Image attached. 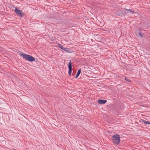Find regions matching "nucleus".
Masks as SVG:
<instances>
[{
  "label": "nucleus",
  "instance_id": "obj_8",
  "mask_svg": "<svg viewBox=\"0 0 150 150\" xmlns=\"http://www.w3.org/2000/svg\"><path fill=\"white\" fill-rule=\"evenodd\" d=\"M58 45L59 48H60L62 50H63L64 47L62 45L60 44H58Z\"/></svg>",
  "mask_w": 150,
  "mask_h": 150
},
{
  "label": "nucleus",
  "instance_id": "obj_9",
  "mask_svg": "<svg viewBox=\"0 0 150 150\" xmlns=\"http://www.w3.org/2000/svg\"><path fill=\"white\" fill-rule=\"evenodd\" d=\"M139 35L141 37H143L144 34L143 33H142L141 32H139Z\"/></svg>",
  "mask_w": 150,
  "mask_h": 150
},
{
  "label": "nucleus",
  "instance_id": "obj_1",
  "mask_svg": "<svg viewBox=\"0 0 150 150\" xmlns=\"http://www.w3.org/2000/svg\"><path fill=\"white\" fill-rule=\"evenodd\" d=\"M112 141L113 143L116 144L118 145L120 141V137L119 135L115 134L112 136Z\"/></svg>",
  "mask_w": 150,
  "mask_h": 150
},
{
  "label": "nucleus",
  "instance_id": "obj_3",
  "mask_svg": "<svg viewBox=\"0 0 150 150\" xmlns=\"http://www.w3.org/2000/svg\"><path fill=\"white\" fill-rule=\"evenodd\" d=\"M14 12L17 16H20L21 17H22L24 15V14L23 13L21 10H18L16 8H15Z\"/></svg>",
  "mask_w": 150,
  "mask_h": 150
},
{
  "label": "nucleus",
  "instance_id": "obj_7",
  "mask_svg": "<svg viewBox=\"0 0 150 150\" xmlns=\"http://www.w3.org/2000/svg\"><path fill=\"white\" fill-rule=\"evenodd\" d=\"M81 72V69H79L78 71L77 74L76 76V78H77L78 77V76L79 75V74H80Z\"/></svg>",
  "mask_w": 150,
  "mask_h": 150
},
{
  "label": "nucleus",
  "instance_id": "obj_10",
  "mask_svg": "<svg viewBox=\"0 0 150 150\" xmlns=\"http://www.w3.org/2000/svg\"><path fill=\"white\" fill-rule=\"evenodd\" d=\"M125 10L127 11H129L131 12H133V11L130 9H125Z\"/></svg>",
  "mask_w": 150,
  "mask_h": 150
},
{
  "label": "nucleus",
  "instance_id": "obj_6",
  "mask_svg": "<svg viewBox=\"0 0 150 150\" xmlns=\"http://www.w3.org/2000/svg\"><path fill=\"white\" fill-rule=\"evenodd\" d=\"M63 50L65 51L67 53H71V50L69 48H66L64 47Z\"/></svg>",
  "mask_w": 150,
  "mask_h": 150
},
{
  "label": "nucleus",
  "instance_id": "obj_12",
  "mask_svg": "<svg viewBox=\"0 0 150 150\" xmlns=\"http://www.w3.org/2000/svg\"><path fill=\"white\" fill-rule=\"evenodd\" d=\"M146 124H148V125H150V122H149V121H146Z\"/></svg>",
  "mask_w": 150,
  "mask_h": 150
},
{
  "label": "nucleus",
  "instance_id": "obj_2",
  "mask_svg": "<svg viewBox=\"0 0 150 150\" xmlns=\"http://www.w3.org/2000/svg\"><path fill=\"white\" fill-rule=\"evenodd\" d=\"M20 55L23 57L29 62H33L35 61V58L32 56L29 55L25 54H21Z\"/></svg>",
  "mask_w": 150,
  "mask_h": 150
},
{
  "label": "nucleus",
  "instance_id": "obj_11",
  "mask_svg": "<svg viewBox=\"0 0 150 150\" xmlns=\"http://www.w3.org/2000/svg\"><path fill=\"white\" fill-rule=\"evenodd\" d=\"M141 122L146 124V121L144 120H142L141 121Z\"/></svg>",
  "mask_w": 150,
  "mask_h": 150
},
{
  "label": "nucleus",
  "instance_id": "obj_4",
  "mask_svg": "<svg viewBox=\"0 0 150 150\" xmlns=\"http://www.w3.org/2000/svg\"><path fill=\"white\" fill-rule=\"evenodd\" d=\"M68 68L69 69L68 74L69 76H71L72 71V63L71 61L69 63Z\"/></svg>",
  "mask_w": 150,
  "mask_h": 150
},
{
  "label": "nucleus",
  "instance_id": "obj_5",
  "mask_svg": "<svg viewBox=\"0 0 150 150\" xmlns=\"http://www.w3.org/2000/svg\"><path fill=\"white\" fill-rule=\"evenodd\" d=\"M107 102V100H97V102L99 104H104Z\"/></svg>",
  "mask_w": 150,
  "mask_h": 150
}]
</instances>
